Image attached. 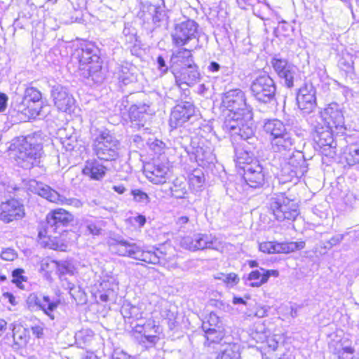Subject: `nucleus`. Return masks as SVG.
<instances>
[{"label":"nucleus","mask_w":359,"mask_h":359,"mask_svg":"<svg viewBox=\"0 0 359 359\" xmlns=\"http://www.w3.org/2000/svg\"><path fill=\"white\" fill-rule=\"evenodd\" d=\"M93 332L91 330L85 329L76 334V339L82 341L83 344L90 342L93 337Z\"/></svg>","instance_id":"obj_51"},{"label":"nucleus","mask_w":359,"mask_h":359,"mask_svg":"<svg viewBox=\"0 0 359 359\" xmlns=\"http://www.w3.org/2000/svg\"><path fill=\"white\" fill-rule=\"evenodd\" d=\"M112 359H134L133 358L128 355L127 353L119 351V352H115L112 355Z\"/></svg>","instance_id":"obj_64"},{"label":"nucleus","mask_w":359,"mask_h":359,"mask_svg":"<svg viewBox=\"0 0 359 359\" xmlns=\"http://www.w3.org/2000/svg\"><path fill=\"white\" fill-rule=\"evenodd\" d=\"M243 178L247 184L252 188H261L265 183L266 170L258 160L244 165Z\"/></svg>","instance_id":"obj_14"},{"label":"nucleus","mask_w":359,"mask_h":359,"mask_svg":"<svg viewBox=\"0 0 359 359\" xmlns=\"http://www.w3.org/2000/svg\"><path fill=\"white\" fill-rule=\"evenodd\" d=\"M57 302L52 301L48 296H43L41 299L39 311H43L46 315L53 320L55 317L53 312L57 309Z\"/></svg>","instance_id":"obj_39"},{"label":"nucleus","mask_w":359,"mask_h":359,"mask_svg":"<svg viewBox=\"0 0 359 359\" xmlns=\"http://www.w3.org/2000/svg\"><path fill=\"white\" fill-rule=\"evenodd\" d=\"M219 324H220V320H219V318L218 317V316L216 313L211 312L207 317V320L203 322L202 326L206 325L207 328H208V327H209L217 329L218 327H222L219 325Z\"/></svg>","instance_id":"obj_50"},{"label":"nucleus","mask_w":359,"mask_h":359,"mask_svg":"<svg viewBox=\"0 0 359 359\" xmlns=\"http://www.w3.org/2000/svg\"><path fill=\"white\" fill-rule=\"evenodd\" d=\"M35 189L38 195L52 203L67 204L77 208L83 205L82 202L79 199L74 198H66L50 187L43 183H37Z\"/></svg>","instance_id":"obj_19"},{"label":"nucleus","mask_w":359,"mask_h":359,"mask_svg":"<svg viewBox=\"0 0 359 359\" xmlns=\"http://www.w3.org/2000/svg\"><path fill=\"white\" fill-rule=\"evenodd\" d=\"M225 69H226L225 67L221 66L218 62H215V61L210 62L207 68L208 71L209 72H212V73H217L219 71H220L221 69L223 70Z\"/></svg>","instance_id":"obj_60"},{"label":"nucleus","mask_w":359,"mask_h":359,"mask_svg":"<svg viewBox=\"0 0 359 359\" xmlns=\"http://www.w3.org/2000/svg\"><path fill=\"white\" fill-rule=\"evenodd\" d=\"M23 272L24 271L21 269H16L12 272V282L15 283L18 287H20V284L24 280V276H22Z\"/></svg>","instance_id":"obj_54"},{"label":"nucleus","mask_w":359,"mask_h":359,"mask_svg":"<svg viewBox=\"0 0 359 359\" xmlns=\"http://www.w3.org/2000/svg\"><path fill=\"white\" fill-rule=\"evenodd\" d=\"M1 257L6 261H13L16 257V253L14 250L7 248L1 252Z\"/></svg>","instance_id":"obj_57"},{"label":"nucleus","mask_w":359,"mask_h":359,"mask_svg":"<svg viewBox=\"0 0 359 359\" xmlns=\"http://www.w3.org/2000/svg\"><path fill=\"white\" fill-rule=\"evenodd\" d=\"M170 62L172 73L175 72V68L180 69L182 67H188L195 63L191 50L185 48L181 49L173 54Z\"/></svg>","instance_id":"obj_26"},{"label":"nucleus","mask_w":359,"mask_h":359,"mask_svg":"<svg viewBox=\"0 0 359 359\" xmlns=\"http://www.w3.org/2000/svg\"><path fill=\"white\" fill-rule=\"evenodd\" d=\"M50 96L58 111L65 113H71L73 111L75 100L65 87L60 84L53 86Z\"/></svg>","instance_id":"obj_12"},{"label":"nucleus","mask_w":359,"mask_h":359,"mask_svg":"<svg viewBox=\"0 0 359 359\" xmlns=\"http://www.w3.org/2000/svg\"><path fill=\"white\" fill-rule=\"evenodd\" d=\"M273 242H264L259 244V250L265 253H273Z\"/></svg>","instance_id":"obj_59"},{"label":"nucleus","mask_w":359,"mask_h":359,"mask_svg":"<svg viewBox=\"0 0 359 359\" xmlns=\"http://www.w3.org/2000/svg\"><path fill=\"white\" fill-rule=\"evenodd\" d=\"M186 151L190 159L194 160L201 165L212 163L215 160L212 149L203 142H196L192 140L190 147L186 148Z\"/></svg>","instance_id":"obj_18"},{"label":"nucleus","mask_w":359,"mask_h":359,"mask_svg":"<svg viewBox=\"0 0 359 359\" xmlns=\"http://www.w3.org/2000/svg\"><path fill=\"white\" fill-rule=\"evenodd\" d=\"M222 104L229 111L248 112V110H251L246 104L245 93L239 88L225 92L222 96Z\"/></svg>","instance_id":"obj_15"},{"label":"nucleus","mask_w":359,"mask_h":359,"mask_svg":"<svg viewBox=\"0 0 359 359\" xmlns=\"http://www.w3.org/2000/svg\"><path fill=\"white\" fill-rule=\"evenodd\" d=\"M121 313L126 323H129L133 328V320L142 317L139 308L130 304H124L121 309Z\"/></svg>","instance_id":"obj_37"},{"label":"nucleus","mask_w":359,"mask_h":359,"mask_svg":"<svg viewBox=\"0 0 359 359\" xmlns=\"http://www.w3.org/2000/svg\"><path fill=\"white\" fill-rule=\"evenodd\" d=\"M292 155L287 154L290 157L285 161L296 171H302V175L307 171L306 162L304 159L303 154L297 151L295 154L292 152Z\"/></svg>","instance_id":"obj_33"},{"label":"nucleus","mask_w":359,"mask_h":359,"mask_svg":"<svg viewBox=\"0 0 359 359\" xmlns=\"http://www.w3.org/2000/svg\"><path fill=\"white\" fill-rule=\"evenodd\" d=\"M266 276H264V273L261 270V268L259 269L252 271L248 276V280L251 281L249 284L250 287H258L266 283Z\"/></svg>","instance_id":"obj_43"},{"label":"nucleus","mask_w":359,"mask_h":359,"mask_svg":"<svg viewBox=\"0 0 359 359\" xmlns=\"http://www.w3.org/2000/svg\"><path fill=\"white\" fill-rule=\"evenodd\" d=\"M269 208L278 221L294 220L299 214L298 205L285 194H274L269 199Z\"/></svg>","instance_id":"obj_5"},{"label":"nucleus","mask_w":359,"mask_h":359,"mask_svg":"<svg viewBox=\"0 0 359 359\" xmlns=\"http://www.w3.org/2000/svg\"><path fill=\"white\" fill-rule=\"evenodd\" d=\"M144 173H145V176L147 177V178L151 181V182L154 183V184H156V180H157V175L155 174L154 171H151V170H149V165H147V167H146L144 168Z\"/></svg>","instance_id":"obj_61"},{"label":"nucleus","mask_w":359,"mask_h":359,"mask_svg":"<svg viewBox=\"0 0 359 359\" xmlns=\"http://www.w3.org/2000/svg\"><path fill=\"white\" fill-rule=\"evenodd\" d=\"M322 118L331 132L341 133L345 129L344 116L342 107L337 102H331L325 107Z\"/></svg>","instance_id":"obj_9"},{"label":"nucleus","mask_w":359,"mask_h":359,"mask_svg":"<svg viewBox=\"0 0 359 359\" xmlns=\"http://www.w3.org/2000/svg\"><path fill=\"white\" fill-rule=\"evenodd\" d=\"M172 177V172L168 166L165 168L158 167V191L163 194L162 197L170 196L174 188Z\"/></svg>","instance_id":"obj_28"},{"label":"nucleus","mask_w":359,"mask_h":359,"mask_svg":"<svg viewBox=\"0 0 359 359\" xmlns=\"http://www.w3.org/2000/svg\"><path fill=\"white\" fill-rule=\"evenodd\" d=\"M57 268L60 275L66 274L72 275L74 273V267L68 261H60L57 263Z\"/></svg>","instance_id":"obj_49"},{"label":"nucleus","mask_w":359,"mask_h":359,"mask_svg":"<svg viewBox=\"0 0 359 359\" xmlns=\"http://www.w3.org/2000/svg\"><path fill=\"white\" fill-rule=\"evenodd\" d=\"M315 128L318 137L316 142L321 153L326 156L334 157L337 154V143L334 141L331 132L329 130L320 132L318 130L317 126Z\"/></svg>","instance_id":"obj_24"},{"label":"nucleus","mask_w":359,"mask_h":359,"mask_svg":"<svg viewBox=\"0 0 359 359\" xmlns=\"http://www.w3.org/2000/svg\"><path fill=\"white\" fill-rule=\"evenodd\" d=\"M41 299L36 293H31L26 299V306L30 311H37Z\"/></svg>","instance_id":"obj_48"},{"label":"nucleus","mask_w":359,"mask_h":359,"mask_svg":"<svg viewBox=\"0 0 359 359\" xmlns=\"http://www.w3.org/2000/svg\"><path fill=\"white\" fill-rule=\"evenodd\" d=\"M134 333L140 334L135 337L140 344L147 348L154 346L156 343L157 326L154 319H149L144 325L136 324L133 327Z\"/></svg>","instance_id":"obj_16"},{"label":"nucleus","mask_w":359,"mask_h":359,"mask_svg":"<svg viewBox=\"0 0 359 359\" xmlns=\"http://www.w3.org/2000/svg\"><path fill=\"white\" fill-rule=\"evenodd\" d=\"M316 90L311 83H305L301 87L297 95L298 107L304 114H310L316 109Z\"/></svg>","instance_id":"obj_17"},{"label":"nucleus","mask_w":359,"mask_h":359,"mask_svg":"<svg viewBox=\"0 0 359 359\" xmlns=\"http://www.w3.org/2000/svg\"><path fill=\"white\" fill-rule=\"evenodd\" d=\"M128 114L133 126L140 128L144 126L146 123L151 119L154 111L146 104H134L130 107Z\"/></svg>","instance_id":"obj_22"},{"label":"nucleus","mask_w":359,"mask_h":359,"mask_svg":"<svg viewBox=\"0 0 359 359\" xmlns=\"http://www.w3.org/2000/svg\"><path fill=\"white\" fill-rule=\"evenodd\" d=\"M198 24L193 20H187L176 25L172 40L177 46H184L192 39H196Z\"/></svg>","instance_id":"obj_13"},{"label":"nucleus","mask_w":359,"mask_h":359,"mask_svg":"<svg viewBox=\"0 0 359 359\" xmlns=\"http://www.w3.org/2000/svg\"><path fill=\"white\" fill-rule=\"evenodd\" d=\"M344 235L343 234H337L334 236L327 242V244L325 245V248L327 249L332 248L333 246L339 244L344 239Z\"/></svg>","instance_id":"obj_56"},{"label":"nucleus","mask_w":359,"mask_h":359,"mask_svg":"<svg viewBox=\"0 0 359 359\" xmlns=\"http://www.w3.org/2000/svg\"><path fill=\"white\" fill-rule=\"evenodd\" d=\"M8 97L3 93H0V112H3L7 107Z\"/></svg>","instance_id":"obj_62"},{"label":"nucleus","mask_w":359,"mask_h":359,"mask_svg":"<svg viewBox=\"0 0 359 359\" xmlns=\"http://www.w3.org/2000/svg\"><path fill=\"white\" fill-rule=\"evenodd\" d=\"M24 216V205L18 200L11 198L0 204V220L4 222L10 223Z\"/></svg>","instance_id":"obj_20"},{"label":"nucleus","mask_w":359,"mask_h":359,"mask_svg":"<svg viewBox=\"0 0 359 359\" xmlns=\"http://www.w3.org/2000/svg\"><path fill=\"white\" fill-rule=\"evenodd\" d=\"M9 328L13 331L14 346L17 348L25 346L29 339L27 330L20 327H17L14 323L10 324Z\"/></svg>","instance_id":"obj_36"},{"label":"nucleus","mask_w":359,"mask_h":359,"mask_svg":"<svg viewBox=\"0 0 359 359\" xmlns=\"http://www.w3.org/2000/svg\"><path fill=\"white\" fill-rule=\"evenodd\" d=\"M223 277L224 278V283L231 287L237 285L240 280L238 275L234 273H228L225 276H223Z\"/></svg>","instance_id":"obj_55"},{"label":"nucleus","mask_w":359,"mask_h":359,"mask_svg":"<svg viewBox=\"0 0 359 359\" xmlns=\"http://www.w3.org/2000/svg\"><path fill=\"white\" fill-rule=\"evenodd\" d=\"M222 127L225 133L231 136H239L251 144L258 142L255 135V126L252 110H248V112L229 111Z\"/></svg>","instance_id":"obj_2"},{"label":"nucleus","mask_w":359,"mask_h":359,"mask_svg":"<svg viewBox=\"0 0 359 359\" xmlns=\"http://www.w3.org/2000/svg\"><path fill=\"white\" fill-rule=\"evenodd\" d=\"M111 247L118 255L128 256L134 259L138 245L134 243L120 240L116 241V243L112 245Z\"/></svg>","instance_id":"obj_32"},{"label":"nucleus","mask_w":359,"mask_h":359,"mask_svg":"<svg viewBox=\"0 0 359 359\" xmlns=\"http://www.w3.org/2000/svg\"><path fill=\"white\" fill-rule=\"evenodd\" d=\"M196 112L193 103L189 101L181 102L173 107L170 113L169 120L170 127L176 128L182 126L195 116Z\"/></svg>","instance_id":"obj_11"},{"label":"nucleus","mask_w":359,"mask_h":359,"mask_svg":"<svg viewBox=\"0 0 359 359\" xmlns=\"http://www.w3.org/2000/svg\"><path fill=\"white\" fill-rule=\"evenodd\" d=\"M264 132L269 135V140L276 138L287 132L285 125L280 120H267L263 126Z\"/></svg>","instance_id":"obj_31"},{"label":"nucleus","mask_w":359,"mask_h":359,"mask_svg":"<svg viewBox=\"0 0 359 359\" xmlns=\"http://www.w3.org/2000/svg\"><path fill=\"white\" fill-rule=\"evenodd\" d=\"M270 144L273 152L283 156H287L294 149V139L289 131L276 138L270 139Z\"/></svg>","instance_id":"obj_23"},{"label":"nucleus","mask_w":359,"mask_h":359,"mask_svg":"<svg viewBox=\"0 0 359 359\" xmlns=\"http://www.w3.org/2000/svg\"><path fill=\"white\" fill-rule=\"evenodd\" d=\"M91 134L92 149L97 158L113 161L119 157L120 143L108 130L92 128Z\"/></svg>","instance_id":"obj_3"},{"label":"nucleus","mask_w":359,"mask_h":359,"mask_svg":"<svg viewBox=\"0 0 359 359\" xmlns=\"http://www.w3.org/2000/svg\"><path fill=\"white\" fill-rule=\"evenodd\" d=\"M189 185L196 191L201 188L205 182V176L201 169H195L189 175Z\"/></svg>","instance_id":"obj_40"},{"label":"nucleus","mask_w":359,"mask_h":359,"mask_svg":"<svg viewBox=\"0 0 359 359\" xmlns=\"http://www.w3.org/2000/svg\"><path fill=\"white\" fill-rule=\"evenodd\" d=\"M164 309L161 311V316L163 318L162 322L168 325L170 330H173L179 325V323L177 321L176 311H174L175 306H169L168 308V303L164 302Z\"/></svg>","instance_id":"obj_34"},{"label":"nucleus","mask_w":359,"mask_h":359,"mask_svg":"<svg viewBox=\"0 0 359 359\" xmlns=\"http://www.w3.org/2000/svg\"><path fill=\"white\" fill-rule=\"evenodd\" d=\"M107 168L97 160H88L83 168V173L92 180H100L106 175Z\"/></svg>","instance_id":"obj_27"},{"label":"nucleus","mask_w":359,"mask_h":359,"mask_svg":"<svg viewBox=\"0 0 359 359\" xmlns=\"http://www.w3.org/2000/svg\"><path fill=\"white\" fill-rule=\"evenodd\" d=\"M354 348L351 346H344L339 352V359H352Z\"/></svg>","instance_id":"obj_53"},{"label":"nucleus","mask_w":359,"mask_h":359,"mask_svg":"<svg viewBox=\"0 0 359 359\" xmlns=\"http://www.w3.org/2000/svg\"><path fill=\"white\" fill-rule=\"evenodd\" d=\"M271 64L278 76L284 81L285 86L288 88H292L297 76V67L279 55L272 57Z\"/></svg>","instance_id":"obj_10"},{"label":"nucleus","mask_w":359,"mask_h":359,"mask_svg":"<svg viewBox=\"0 0 359 359\" xmlns=\"http://www.w3.org/2000/svg\"><path fill=\"white\" fill-rule=\"evenodd\" d=\"M173 151L172 147L166 146L165 143L162 141H158V156L163 154H170Z\"/></svg>","instance_id":"obj_58"},{"label":"nucleus","mask_w":359,"mask_h":359,"mask_svg":"<svg viewBox=\"0 0 359 359\" xmlns=\"http://www.w3.org/2000/svg\"><path fill=\"white\" fill-rule=\"evenodd\" d=\"M131 194L135 201L142 203H147L149 202L148 195L140 189H133Z\"/></svg>","instance_id":"obj_52"},{"label":"nucleus","mask_w":359,"mask_h":359,"mask_svg":"<svg viewBox=\"0 0 359 359\" xmlns=\"http://www.w3.org/2000/svg\"><path fill=\"white\" fill-rule=\"evenodd\" d=\"M185 194H186L185 188H182L181 189H174V188H172V190L170 193V196H173L176 198H184Z\"/></svg>","instance_id":"obj_63"},{"label":"nucleus","mask_w":359,"mask_h":359,"mask_svg":"<svg viewBox=\"0 0 359 359\" xmlns=\"http://www.w3.org/2000/svg\"><path fill=\"white\" fill-rule=\"evenodd\" d=\"M305 243L288 242V243H273V253H290L296 250L304 249Z\"/></svg>","instance_id":"obj_35"},{"label":"nucleus","mask_w":359,"mask_h":359,"mask_svg":"<svg viewBox=\"0 0 359 359\" xmlns=\"http://www.w3.org/2000/svg\"><path fill=\"white\" fill-rule=\"evenodd\" d=\"M280 176L283 182H291L294 178L301 177L302 171H296L292 169V167L284 160V163L281 165Z\"/></svg>","instance_id":"obj_38"},{"label":"nucleus","mask_w":359,"mask_h":359,"mask_svg":"<svg viewBox=\"0 0 359 359\" xmlns=\"http://www.w3.org/2000/svg\"><path fill=\"white\" fill-rule=\"evenodd\" d=\"M203 332H205V345L210 346L211 344H224V340L227 341L229 337H225L224 330L223 327H218L217 329L209 327L207 326H201Z\"/></svg>","instance_id":"obj_30"},{"label":"nucleus","mask_w":359,"mask_h":359,"mask_svg":"<svg viewBox=\"0 0 359 359\" xmlns=\"http://www.w3.org/2000/svg\"><path fill=\"white\" fill-rule=\"evenodd\" d=\"M199 233H194L192 236L183 237L180 241V245L184 249L194 252L199 250Z\"/></svg>","instance_id":"obj_42"},{"label":"nucleus","mask_w":359,"mask_h":359,"mask_svg":"<svg viewBox=\"0 0 359 359\" xmlns=\"http://www.w3.org/2000/svg\"><path fill=\"white\" fill-rule=\"evenodd\" d=\"M42 98L41 93L34 87H27L24 93L22 102L17 106L18 112L25 115L26 118H35L39 114L40 104Z\"/></svg>","instance_id":"obj_7"},{"label":"nucleus","mask_w":359,"mask_h":359,"mask_svg":"<svg viewBox=\"0 0 359 359\" xmlns=\"http://www.w3.org/2000/svg\"><path fill=\"white\" fill-rule=\"evenodd\" d=\"M171 11L170 10H163L158 6V28L167 30L171 23L170 18Z\"/></svg>","instance_id":"obj_46"},{"label":"nucleus","mask_w":359,"mask_h":359,"mask_svg":"<svg viewBox=\"0 0 359 359\" xmlns=\"http://www.w3.org/2000/svg\"><path fill=\"white\" fill-rule=\"evenodd\" d=\"M345 159L349 165L359 163V143L351 144L347 147Z\"/></svg>","instance_id":"obj_41"},{"label":"nucleus","mask_w":359,"mask_h":359,"mask_svg":"<svg viewBox=\"0 0 359 359\" xmlns=\"http://www.w3.org/2000/svg\"><path fill=\"white\" fill-rule=\"evenodd\" d=\"M250 90L253 97L259 102L267 104L275 101L276 83L272 78L265 73L252 81Z\"/></svg>","instance_id":"obj_6"},{"label":"nucleus","mask_w":359,"mask_h":359,"mask_svg":"<svg viewBox=\"0 0 359 359\" xmlns=\"http://www.w3.org/2000/svg\"><path fill=\"white\" fill-rule=\"evenodd\" d=\"M86 227L90 234L98 236L101 234L102 231V221H87Z\"/></svg>","instance_id":"obj_47"},{"label":"nucleus","mask_w":359,"mask_h":359,"mask_svg":"<svg viewBox=\"0 0 359 359\" xmlns=\"http://www.w3.org/2000/svg\"><path fill=\"white\" fill-rule=\"evenodd\" d=\"M243 141L241 146L235 148V157L238 163L246 165L256 160L254 159V157L255 155V146L257 142L255 144H251L247 140Z\"/></svg>","instance_id":"obj_25"},{"label":"nucleus","mask_w":359,"mask_h":359,"mask_svg":"<svg viewBox=\"0 0 359 359\" xmlns=\"http://www.w3.org/2000/svg\"><path fill=\"white\" fill-rule=\"evenodd\" d=\"M172 74L174 76L177 84L181 88V86L183 84L191 86L199 82L201 79L198 67L196 63L188 67H182L180 69L175 68V72H173Z\"/></svg>","instance_id":"obj_21"},{"label":"nucleus","mask_w":359,"mask_h":359,"mask_svg":"<svg viewBox=\"0 0 359 359\" xmlns=\"http://www.w3.org/2000/svg\"><path fill=\"white\" fill-rule=\"evenodd\" d=\"M43 155V145L34 136L24 137L18 147L17 161L24 169L39 166Z\"/></svg>","instance_id":"obj_4"},{"label":"nucleus","mask_w":359,"mask_h":359,"mask_svg":"<svg viewBox=\"0 0 359 359\" xmlns=\"http://www.w3.org/2000/svg\"><path fill=\"white\" fill-rule=\"evenodd\" d=\"M134 259L141 260L147 263L156 264L157 255L154 252L143 251L142 248L138 246Z\"/></svg>","instance_id":"obj_45"},{"label":"nucleus","mask_w":359,"mask_h":359,"mask_svg":"<svg viewBox=\"0 0 359 359\" xmlns=\"http://www.w3.org/2000/svg\"><path fill=\"white\" fill-rule=\"evenodd\" d=\"M199 250L205 249H215L217 238L211 234L199 233Z\"/></svg>","instance_id":"obj_44"},{"label":"nucleus","mask_w":359,"mask_h":359,"mask_svg":"<svg viewBox=\"0 0 359 359\" xmlns=\"http://www.w3.org/2000/svg\"><path fill=\"white\" fill-rule=\"evenodd\" d=\"M215 359H241V345L224 340Z\"/></svg>","instance_id":"obj_29"},{"label":"nucleus","mask_w":359,"mask_h":359,"mask_svg":"<svg viewBox=\"0 0 359 359\" xmlns=\"http://www.w3.org/2000/svg\"><path fill=\"white\" fill-rule=\"evenodd\" d=\"M72 220L73 215L68 211L62 208L55 209L46 216L45 232L49 238H56L57 236L54 234L64 232V228Z\"/></svg>","instance_id":"obj_8"},{"label":"nucleus","mask_w":359,"mask_h":359,"mask_svg":"<svg viewBox=\"0 0 359 359\" xmlns=\"http://www.w3.org/2000/svg\"><path fill=\"white\" fill-rule=\"evenodd\" d=\"M97 50L93 45H85L75 51L73 60L79 63L80 74L93 83H102L105 74L102 66V60L97 53Z\"/></svg>","instance_id":"obj_1"}]
</instances>
